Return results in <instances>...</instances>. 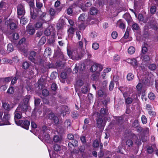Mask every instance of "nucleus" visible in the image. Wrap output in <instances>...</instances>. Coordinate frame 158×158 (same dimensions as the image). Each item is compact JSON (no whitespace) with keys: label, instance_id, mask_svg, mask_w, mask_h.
Segmentation results:
<instances>
[{"label":"nucleus","instance_id":"57","mask_svg":"<svg viewBox=\"0 0 158 158\" xmlns=\"http://www.w3.org/2000/svg\"><path fill=\"white\" fill-rule=\"evenodd\" d=\"M40 99H39L38 98H35V106H38L40 104Z\"/></svg>","mask_w":158,"mask_h":158},{"label":"nucleus","instance_id":"38","mask_svg":"<svg viewBox=\"0 0 158 158\" xmlns=\"http://www.w3.org/2000/svg\"><path fill=\"white\" fill-rule=\"evenodd\" d=\"M85 17L86 15L85 14L82 13L80 15V16L79 17L78 20H79L83 21L85 20Z\"/></svg>","mask_w":158,"mask_h":158},{"label":"nucleus","instance_id":"14","mask_svg":"<svg viewBox=\"0 0 158 158\" xmlns=\"http://www.w3.org/2000/svg\"><path fill=\"white\" fill-rule=\"evenodd\" d=\"M102 117H99L96 119L97 127L99 128H103L104 125L102 123Z\"/></svg>","mask_w":158,"mask_h":158},{"label":"nucleus","instance_id":"2","mask_svg":"<svg viewBox=\"0 0 158 158\" xmlns=\"http://www.w3.org/2000/svg\"><path fill=\"white\" fill-rule=\"evenodd\" d=\"M30 122L27 120L24 121V122L22 120H19L18 122L16 124L28 130L30 124Z\"/></svg>","mask_w":158,"mask_h":158},{"label":"nucleus","instance_id":"32","mask_svg":"<svg viewBox=\"0 0 158 158\" xmlns=\"http://www.w3.org/2000/svg\"><path fill=\"white\" fill-rule=\"evenodd\" d=\"M2 106L5 110H10V106L8 104L6 103H3Z\"/></svg>","mask_w":158,"mask_h":158},{"label":"nucleus","instance_id":"41","mask_svg":"<svg viewBox=\"0 0 158 158\" xmlns=\"http://www.w3.org/2000/svg\"><path fill=\"white\" fill-rule=\"evenodd\" d=\"M29 66V64L27 62H25L23 63V67L25 69H27Z\"/></svg>","mask_w":158,"mask_h":158},{"label":"nucleus","instance_id":"54","mask_svg":"<svg viewBox=\"0 0 158 158\" xmlns=\"http://www.w3.org/2000/svg\"><path fill=\"white\" fill-rule=\"evenodd\" d=\"M10 61H11V60L7 58H3L2 60V63L3 64H6L10 63Z\"/></svg>","mask_w":158,"mask_h":158},{"label":"nucleus","instance_id":"61","mask_svg":"<svg viewBox=\"0 0 158 158\" xmlns=\"http://www.w3.org/2000/svg\"><path fill=\"white\" fill-rule=\"evenodd\" d=\"M67 137L68 139L69 140H73L74 139V135L71 134H68Z\"/></svg>","mask_w":158,"mask_h":158},{"label":"nucleus","instance_id":"52","mask_svg":"<svg viewBox=\"0 0 158 158\" xmlns=\"http://www.w3.org/2000/svg\"><path fill=\"white\" fill-rule=\"evenodd\" d=\"M99 144L97 140H95L93 143V146L94 148H97L98 147Z\"/></svg>","mask_w":158,"mask_h":158},{"label":"nucleus","instance_id":"42","mask_svg":"<svg viewBox=\"0 0 158 158\" xmlns=\"http://www.w3.org/2000/svg\"><path fill=\"white\" fill-rule=\"evenodd\" d=\"M114 85V81H111L109 86V89L110 91L112 90L113 89Z\"/></svg>","mask_w":158,"mask_h":158},{"label":"nucleus","instance_id":"40","mask_svg":"<svg viewBox=\"0 0 158 158\" xmlns=\"http://www.w3.org/2000/svg\"><path fill=\"white\" fill-rule=\"evenodd\" d=\"M32 9L33 10V7H32L31 8V18L33 19H35L36 17V15L35 13L34 12L32 13Z\"/></svg>","mask_w":158,"mask_h":158},{"label":"nucleus","instance_id":"18","mask_svg":"<svg viewBox=\"0 0 158 158\" xmlns=\"http://www.w3.org/2000/svg\"><path fill=\"white\" fill-rule=\"evenodd\" d=\"M98 12V9L94 7H92L90 8L89 13L91 15H94L97 14Z\"/></svg>","mask_w":158,"mask_h":158},{"label":"nucleus","instance_id":"21","mask_svg":"<svg viewBox=\"0 0 158 158\" xmlns=\"http://www.w3.org/2000/svg\"><path fill=\"white\" fill-rule=\"evenodd\" d=\"M64 126L67 129H70L71 126L70 120L69 119L66 120L64 123Z\"/></svg>","mask_w":158,"mask_h":158},{"label":"nucleus","instance_id":"49","mask_svg":"<svg viewBox=\"0 0 158 158\" xmlns=\"http://www.w3.org/2000/svg\"><path fill=\"white\" fill-rule=\"evenodd\" d=\"M14 91V88L12 87H10L8 89L7 93L10 94H13Z\"/></svg>","mask_w":158,"mask_h":158},{"label":"nucleus","instance_id":"35","mask_svg":"<svg viewBox=\"0 0 158 158\" xmlns=\"http://www.w3.org/2000/svg\"><path fill=\"white\" fill-rule=\"evenodd\" d=\"M139 125V122L137 119H135L134 122L132 123V126L135 127H138Z\"/></svg>","mask_w":158,"mask_h":158},{"label":"nucleus","instance_id":"62","mask_svg":"<svg viewBox=\"0 0 158 158\" xmlns=\"http://www.w3.org/2000/svg\"><path fill=\"white\" fill-rule=\"evenodd\" d=\"M142 82L144 84L146 85L149 82V81L148 78L145 77L142 80Z\"/></svg>","mask_w":158,"mask_h":158},{"label":"nucleus","instance_id":"6","mask_svg":"<svg viewBox=\"0 0 158 158\" xmlns=\"http://www.w3.org/2000/svg\"><path fill=\"white\" fill-rule=\"evenodd\" d=\"M70 112V110L67 106H62L61 107V114L63 116H65L66 114H69Z\"/></svg>","mask_w":158,"mask_h":158},{"label":"nucleus","instance_id":"25","mask_svg":"<svg viewBox=\"0 0 158 158\" xmlns=\"http://www.w3.org/2000/svg\"><path fill=\"white\" fill-rule=\"evenodd\" d=\"M30 98L29 95L26 96L23 99V103L26 105H28L29 101Z\"/></svg>","mask_w":158,"mask_h":158},{"label":"nucleus","instance_id":"23","mask_svg":"<svg viewBox=\"0 0 158 158\" xmlns=\"http://www.w3.org/2000/svg\"><path fill=\"white\" fill-rule=\"evenodd\" d=\"M135 51V48L133 46L130 47L128 49V53L130 54H133Z\"/></svg>","mask_w":158,"mask_h":158},{"label":"nucleus","instance_id":"19","mask_svg":"<svg viewBox=\"0 0 158 158\" xmlns=\"http://www.w3.org/2000/svg\"><path fill=\"white\" fill-rule=\"evenodd\" d=\"M156 150V147L155 145L148 146L147 148V152L149 154L152 153L154 150Z\"/></svg>","mask_w":158,"mask_h":158},{"label":"nucleus","instance_id":"63","mask_svg":"<svg viewBox=\"0 0 158 158\" xmlns=\"http://www.w3.org/2000/svg\"><path fill=\"white\" fill-rule=\"evenodd\" d=\"M88 91L87 87L86 86H84L81 89L82 92L84 94H85Z\"/></svg>","mask_w":158,"mask_h":158},{"label":"nucleus","instance_id":"10","mask_svg":"<svg viewBox=\"0 0 158 158\" xmlns=\"http://www.w3.org/2000/svg\"><path fill=\"white\" fill-rule=\"evenodd\" d=\"M38 15L39 16L40 19L44 21L46 18V14L45 12H42L41 10H39V11H37Z\"/></svg>","mask_w":158,"mask_h":158},{"label":"nucleus","instance_id":"8","mask_svg":"<svg viewBox=\"0 0 158 158\" xmlns=\"http://www.w3.org/2000/svg\"><path fill=\"white\" fill-rule=\"evenodd\" d=\"M127 62L130 64L135 68L137 67L138 63L136 60L134 58H129L125 60Z\"/></svg>","mask_w":158,"mask_h":158},{"label":"nucleus","instance_id":"36","mask_svg":"<svg viewBox=\"0 0 158 158\" xmlns=\"http://www.w3.org/2000/svg\"><path fill=\"white\" fill-rule=\"evenodd\" d=\"M156 7L154 6H152L150 9V12L152 14H154L156 11Z\"/></svg>","mask_w":158,"mask_h":158},{"label":"nucleus","instance_id":"53","mask_svg":"<svg viewBox=\"0 0 158 158\" xmlns=\"http://www.w3.org/2000/svg\"><path fill=\"white\" fill-rule=\"evenodd\" d=\"M53 140L55 142L57 143L60 141V139L58 136L55 135L54 137Z\"/></svg>","mask_w":158,"mask_h":158},{"label":"nucleus","instance_id":"7","mask_svg":"<svg viewBox=\"0 0 158 158\" xmlns=\"http://www.w3.org/2000/svg\"><path fill=\"white\" fill-rule=\"evenodd\" d=\"M36 53L34 51H31L30 53L29 60L35 64L37 63V61L36 58Z\"/></svg>","mask_w":158,"mask_h":158},{"label":"nucleus","instance_id":"31","mask_svg":"<svg viewBox=\"0 0 158 158\" xmlns=\"http://www.w3.org/2000/svg\"><path fill=\"white\" fill-rule=\"evenodd\" d=\"M13 46L11 44H9L7 46V51L10 52L13 51Z\"/></svg>","mask_w":158,"mask_h":158},{"label":"nucleus","instance_id":"9","mask_svg":"<svg viewBox=\"0 0 158 158\" xmlns=\"http://www.w3.org/2000/svg\"><path fill=\"white\" fill-rule=\"evenodd\" d=\"M60 11V8L55 9V10L53 8H50L49 10V13L51 16H54L56 14H57Z\"/></svg>","mask_w":158,"mask_h":158},{"label":"nucleus","instance_id":"33","mask_svg":"<svg viewBox=\"0 0 158 158\" xmlns=\"http://www.w3.org/2000/svg\"><path fill=\"white\" fill-rule=\"evenodd\" d=\"M51 53V49L50 48L48 47L46 48L45 50L44 54L49 56Z\"/></svg>","mask_w":158,"mask_h":158},{"label":"nucleus","instance_id":"11","mask_svg":"<svg viewBox=\"0 0 158 158\" xmlns=\"http://www.w3.org/2000/svg\"><path fill=\"white\" fill-rule=\"evenodd\" d=\"M28 106V105H26L23 103H22L19 105L17 109V110H18L21 112L22 111H26L27 109Z\"/></svg>","mask_w":158,"mask_h":158},{"label":"nucleus","instance_id":"37","mask_svg":"<svg viewBox=\"0 0 158 158\" xmlns=\"http://www.w3.org/2000/svg\"><path fill=\"white\" fill-rule=\"evenodd\" d=\"M132 100V99L130 97H128L125 98V102L128 104H131Z\"/></svg>","mask_w":158,"mask_h":158},{"label":"nucleus","instance_id":"1","mask_svg":"<svg viewBox=\"0 0 158 158\" xmlns=\"http://www.w3.org/2000/svg\"><path fill=\"white\" fill-rule=\"evenodd\" d=\"M17 14L19 18L23 16L25 13V10L22 4L19 5L17 7Z\"/></svg>","mask_w":158,"mask_h":158},{"label":"nucleus","instance_id":"51","mask_svg":"<svg viewBox=\"0 0 158 158\" xmlns=\"http://www.w3.org/2000/svg\"><path fill=\"white\" fill-rule=\"evenodd\" d=\"M141 120L142 123L143 124H146L147 122V119L146 117L144 115H142L141 117Z\"/></svg>","mask_w":158,"mask_h":158},{"label":"nucleus","instance_id":"44","mask_svg":"<svg viewBox=\"0 0 158 158\" xmlns=\"http://www.w3.org/2000/svg\"><path fill=\"white\" fill-rule=\"evenodd\" d=\"M93 116H94L95 117H101L100 114L97 112H94L92 114Z\"/></svg>","mask_w":158,"mask_h":158},{"label":"nucleus","instance_id":"22","mask_svg":"<svg viewBox=\"0 0 158 158\" xmlns=\"http://www.w3.org/2000/svg\"><path fill=\"white\" fill-rule=\"evenodd\" d=\"M75 29L72 27H70L68 29L67 32L69 35L73 34L74 33Z\"/></svg>","mask_w":158,"mask_h":158},{"label":"nucleus","instance_id":"34","mask_svg":"<svg viewBox=\"0 0 158 158\" xmlns=\"http://www.w3.org/2000/svg\"><path fill=\"white\" fill-rule=\"evenodd\" d=\"M36 6L38 8V10L37 11H39V10H41V8L43 6V4L39 1H36Z\"/></svg>","mask_w":158,"mask_h":158},{"label":"nucleus","instance_id":"15","mask_svg":"<svg viewBox=\"0 0 158 158\" xmlns=\"http://www.w3.org/2000/svg\"><path fill=\"white\" fill-rule=\"evenodd\" d=\"M84 2L82 0H79L76 2V4L81 8L83 11H86V9L83 7Z\"/></svg>","mask_w":158,"mask_h":158},{"label":"nucleus","instance_id":"16","mask_svg":"<svg viewBox=\"0 0 158 158\" xmlns=\"http://www.w3.org/2000/svg\"><path fill=\"white\" fill-rule=\"evenodd\" d=\"M116 26L119 27L120 28L123 29L125 28V25L121 19H120L117 21Z\"/></svg>","mask_w":158,"mask_h":158},{"label":"nucleus","instance_id":"27","mask_svg":"<svg viewBox=\"0 0 158 158\" xmlns=\"http://www.w3.org/2000/svg\"><path fill=\"white\" fill-rule=\"evenodd\" d=\"M46 41V38L45 36H42L39 41V44L40 45L44 44Z\"/></svg>","mask_w":158,"mask_h":158},{"label":"nucleus","instance_id":"12","mask_svg":"<svg viewBox=\"0 0 158 158\" xmlns=\"http://www.w3.org/2000/svg\"><path fill=\"white\" fill-rule=\"evenodd\" d=\"M10 118V115L8 113H6V114H4L3 118L2 119V122L5 121L2 124H0V125H8L9 124V122L8 121L9 120Z\"/></svg>","mask_w":158,"mask_h":158},{"label":"nucleus","instance_id":"60","mask_svg":"<svg viewBox=\"0 0 158 158\" xmlns=\"http://www.w3.org/2000/svg\"><path fill=\"white\" fill-rule=\"evenodd\" d=\"M142 84L140 83H139L136 86V89L138 91L141 90L142 88Z\"/></svg>","mask_w":158,"mask_h":158},{"label":"nucleus","instance_id":"13","mask_svg":"<svg viewBox=\"0 0 158 158\" xmlns=\"http://www.w3.org/2000/svg\"><path fill=\"white\" fill-rule=\"evenodd\" d=\"M26 32L31 35L33 34L35 32V30L31 25H28L27 27Z\"/></svg>","mask_w":158,"mask_h":158},{"label":"nucleus","instance_id":"29","mask_svg":"<svg viewBox=\"0 0 158 158\" xmlns=\"http://www.w3.org/2000/svg\"><path fill=\"white\" fill-rule=\"evenodd\" d=\"M134 77V75L131 73H128L127 76V80L129 81L132 80Z\"/></svg>","mask_w":158,"mask_h":158},{"label":"nucleus","instance_id":"48","mask_svg":"<svg viewBox=\"0 0 158 158\" xmlns=\"http://www.w3.org/2000/svg\"><path fill=\"white\" fill-rule=\"evenodd\" d=\"M54 150L56 151H59L60 150V147L58 144H55L54 146Z\"/></svg>","mask_w":158,"mask_h":158},{"label":"nucleus","instance_id":"3","mask_svg":"<svg viewBox=\"0 0 158 158\" xmlns=\"http://www.w3.org/2000/svg\"><path fill=\"white\" fill-rule=\"evenodd\" d=\"M102 69V66L101 64H95L91 66L90 70L93 72H96L98 73L101 71Z\"/></svg>","mask_w":158,"mask_h":158},{"label":"nucleus","instance_id":"30","mask_svg":"<svg viewBox=\"0 0 158 158\" xmlns=\"http://www.w3.org/2000/svg\"><path fill=\"white\" fill-rule=\"evenodd\" d=\"M60 1H57L55 2V5L54 6L55 8V9H57V8H61V10H62V8L61 6H60Z\"/></svg>","mask_w":158,"mask_h":158},{"label":"nucleus","instance_id":"47","mask_svg":"<svg viewBox=\"0 0 158 158\" xmlns=\"http://www.w3.org/2000/svg\"><path fill=\"white\" fill-rule=\"evenodd\" d=\"M114 61L115 62H116L119 61L120 59V56L118 55H115L114 57Z\"/></svg>","mask_w":158,"mask_h":158},{"label":"nucleus","instance_id":"28","mask_svg":"<svg viewBox=\"0 0 158 158\" xmlns=\"http://www.w3.org/2000/svg\"><path fill=\"white\" fill-rule=\"evenodd\" d=\"M43 22L38 21L35 24V27L36 29H38L41 27L42 26Z\"/></svg>","mask_w":158,"mask_h":158},{"label":"nucleus","instance_id":"50","mask_svg":"<svg viewBox=\"0 0 158 158\" xmlns=\"http://www.w3.org/2000/svg\"><path fill=\"white\" fill-rule=\"evenodd\" d=\"M132 28L133 30H137L139 29V26L138 24L135 23L132 25Z\"/></svg>","mask_w":158,"mask_h":158},{"label":"nucleus","instance_id":"64","mask_svg":"<svg viewBox=\"0 0 158 158\" xmlns=\"http://www.w3.org/2000/svg\"><path fill=\"white\" fill-rule=\"evenodd\" d=\"M83 84V83L82 81L81 80H78L76 82L77 85L79 86H82Z\"/></svg>","mask_w":158,"mask_h":158},{"label":"nucleus","instance_id":"26","mask_svg":"<svg viewBox=\"0 0 158 158\" xmlns=\"http://www.w3.org/2000/svg\"><path fill=\"white\" fill-rule=\"evenodd\" d=\"M148 69L151 71H154L156 68V66L155 64H152L149 65Z\"/></svg>","mask_w":158,"mask_h":158},{"label":"nucleus","instance_id":"45","mask_svg":"<svg viewBox=\"0 0 158 158\" xmlns=\"http://www.w3.org/2000/svg\"><path fill=\"white\" fill-rule=\"evenodd\" d=\"M91 3L87 2L85 5H83V7L86 8V11L88 10V8L89 7H90L91 6Z\"/></svg>","mask_w":158,"mask_h":158},{"label":"nucleus","instance_id":"5","mask_svg":"<svg viewBox=\"0 0 158 158\" xmlns=\"http://www.w3.org/2000/svg\"><path fill=\"white\" fill-rule=\"evenodd\" d=\"M14 114L15 121L16 124L19 120L18 119L20 118L22 116V112L18 110H17V109L14 113Z\"/></svg>","mask_w":158,"mask_h":158},{"label":"nucleus","instance_id":"4","mask_svg":"<svg viewBox=\"0 0 158 158\" xmlns=\"http://www.w3.org/2000/svg\"><path fill=\"white\" fill-rule=\"evenodd\" d=\"M5 24L7 25L8 27H9L11 29L13 30L17 27V25L15 23L14 20L12 19H9L6 21Z\"/></svg>","mask_w":158,"mask_h":158},{"label":"nucleus","instance_id":"17","mask_svg":"<svg viewBox=\"0 0 158 158\" xmlns=\"http://www.w3.org/2000/svg\"><path fill=\"white\" fill-rule=\"evenodd\" d=\"M100 112V114L101 117H102L105 115H107L108 114L107 109L106 108H101Z\"/></svg>","mask_w":158,"mask_h":158},{"label":"nucleus","instance_id":"43","mask_svg":"<svg viewBox=\"0 0 158 158\" xmlns=\"http://www.w3.org/2000/svg\"><path fill=\"white\" fill-rule=\"evenodd\" d=\"M148 98L151 100H154L155 98V96L153 93L151 92L148 94Z\"/></svg>","mask_w":158,"mask_h":158},{"label":"nucleus","instance_id":"59","mask_svg":"<svg viewBox=\"0 0 158 158\" xmlns=\"http://www.w3.org/2000/svg\"><path fill=\"white\" fill-rule=\"evenodd\" d=\"M44 34L47 36H48L51 34L50 31L49 29H46L44 32Z\"/></svg>","mask_w":158,"mask_h":158},{"label":"nucleus","instance_id":"20","mask_svg":"<svg viewBox=\"0 0 158 158\" xmlns=\"http://www.w3.org/2000/svg\"><path fill=\"white\" fill-rule=\"evenodd\" d=\"M123 17L127 22L128 23L131 21V17L129 14L126 13L124 14L123 15Z\"/></svg>","mask_w":158,"mask_h":158},{"label":"nucleus","instance_id":"58","mask_svg":"<svg viewBox=\"0 0 158 158\" xmlns=\"http://www.w3.org/2000/svg\"><path fill=\"white\" fill-rule=\"evenodd\" d=\"M12 36L13 39L15 40H17L19 38V35L18 33H14L13 34Z\"/></svg>","mask_w":158,"mask_h":158},{"label":"nucleus","instance_id":"46","mask_svg":"<svg viewBox=\"0 0 158 158\" xmlns=\"http://www.w3.org/2000/svg\"><path fill=\"white\" fill-rule=\"evenodd\" d=\"M42 94L44 96H47L49 95V93L47 89H44L42 90Z\"/></svg>","mask_w":158,"mask_h":158},{"label":"nucleus","instance_id":"24","mask_svg":"<svg viewBox=\"0 0 158 158\" xmlns=\"http://www.w3.org/2000/svg\"><path fill=\"white\" fill-rule=\"evenodd\" d=\"M20 18H21L20 23L23 25L26 24L28 21L27 19L25 17H23V16L20 17Z\"/></svg>","mask_w":158,"mask_h":158},{"label":"nucleus","instance_id":"55","mask_svg":"<svg viewBox=\"0 0 158 158\" xmlns=\"http://www.w3.org/2000/svg\"><path fill=\"white\" fill-rule=\"evenodd\" d=\"M97 3L99 6L102 7L104 5V2L103 0H98Z\"/></svg>","mask_w":158,"mask_h":158},{"label":"nucleus","instance_id":"39","mask_svg":"<svg viewBox=\"0 0 158 158\" xmlns=\"http://www.w3.org/2000/svg\"><path fill=\"white\" fill-rule=\"evenodd\" d=\"M92 47L94 50H97L99 48V44L97 43H95L93 44Z\"/></svg>","mask_w":158,"mask_h":158},{"label":"nucleus","instance_id":"56","mask_svg":"<svg viewBox=\"0 0 158 158\" xmlns=\"http://www.w3.org/2000/svg\"><path fill=\"white\" fill-rule=\"evenodd\" d=\"M73 12L72 9L70 7H69L67 10V13L69 15H71L72 14Z\"/></svg>","mask_w":158,"mask_h":158}]
</instances>
